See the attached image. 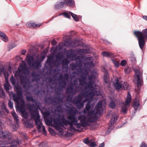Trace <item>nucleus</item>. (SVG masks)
I'll return each instance as SVG.
<instances>
[{
    "instance_id": "obj_1",
    "label": "nucleus",
    "mask_w": 147,
    "mask_h": 147,
    "mask_svg": "<svg viewBox=\"0 0 147 147\" xmlns=\"http://www.w3.org/2000/svg\"><path fill=\"white\" fill-rule=\"evenodd\" d=\"M85 72V76H81L78 79L80 85L83 86L85 84L84 90L80 94L74 101V103L76 106L80 109L84 107V103L87 100H92L95 95L98 96L102 94L99 86L94 84V81L91 75L88 76V80L86 82V76L88 75V72L87 71Z\"/></svg>"
},
{
    "instance_id": "obj_2",
    "label": "nucleus",
    "mask_w": 147,
    "mask_h": 147,
    "mask_svg": "<svg viewBox=\"0 0 147 147\" xmlns=\"http://www.w3.org/2000/svg\"><path fill=\"white\" fill-rule=\"evenodd\" d=\"M88 100L89 101L88 102L85 107V108L83 110L80 112V115H84L86 117H87L90 115V113L92 112H93L92 113L93 117H95L96 119H95V121L97 119L98 117H100L102 114L104 112L105 110V108L106 105V102L105 100H100L98 102L97 105L95 106L94 109L91 111H90L92 110L93 107L94 106H91L90 105V101L92 100Z\"/></svg>"
},
{
    "instance_id": "obj_3",
    "label": "nucleus",
    "mask_w": 147,
    "mask_h": 147,
    "mask_svg": "<svg viewBox=\"0 0 147 147\" xmlns=\"http://www.w3.org/2000/svg\"><path fill=\"white\" fill-rule=\"evenodd\" d=\"M2 129L0 127V136L2 138H7V141H0V147H16L22 143V140L17 139L12 141V136L10 133L6 131L3 132Z\"/></svg>"
},
{
    "instance_id": "obj_4",
    "label": "nucleus",
    "mask_w": 147,
    "mask_h": 147,
    "mask_svg": "<svg viewBox=\"0 0 147 147\" xmlns=\"http://www.w3.org/2000/svg\"><path fill=\"white\" fill-rule=\"evenodd\" d=\"M67 118L68 120H70V121L67 120L65 118L62 119V121L64 125H69V127L67 129L71 131H73L75 130V129L73 126V122L76 121V119L75 118V115L76 114L78 113V111L75 107H71L69 108L67 110Z\"/></svg>"
},
{
    "instance_id": "obj_5",
    "label": "nucleus",
    "mask_w": 147,
    "mask_h": 147,
    "mask_svg": "<svg viewBox=\"0 0 147 147\" xmlns=\"http://www.w3.org/2000/svg\"><path fill=\"white\" fill-rule=\"evenodd\" d=\"M29 74V69L27 67L24 61V65L21 64L18 70L15 72V76L19 77L20 84L22 85L24 88L25 87L26 84L28 82L27 76Z\"/></svg>"
},
{
    "instance_id": "obj_6",
    "label": "nucleus",
    "mask_w": 147,
    "mask_h": 147,
    "mask_svg": "<svg viewBox=\"0 0 147 147\" xmlns=\"http://www.w3.org/2000/svg\"><path fill=\"white\" fill-rule=\"evenodd\" d=\"M93 112L90 113V115L87 117H86L84 115H80L78 117V119L80 121V123H78L77 118L75 116V118L76 119V121L73 122V125H75L76 127L78 128H81V127H85L89 126L90 125L88 122H92L95 121L96 119L95 117H93L92 113Z\"/></svg>"
},
{
    "instance_id": "obj_7",
    "label": "nucleus",
    "mask_w": 147,
    "mask_h": 147,
    "mask_svg": "<svg viewBox=\"0 0 147 147\" xmlns=\"http://www.w3.org/2000/svg\"><path fill=\"white\" fill-rule=\"evenodd\" d=\"M9 94L10 96L12 95L13 100L18 104L17 108L21 112L22 115L25 117H27L28 113L25 110V105L22 97V95L14 94L13 92Z\"/></svg>"
},
{
    "instance_id": "obj_8",
    "label": "nucleus",
    "mask_w": 147,
    "mask_h": 147,
    "mask_svg": "<svg viewBox=\"0 0 147 147\" xmlns=\"http://www.w3.org/2000/svg\"><path fill=\"white\" fill-rule=\"evenodd\" d=\"M29 108L31 118H35V124L37 126L38 130L39 131H41L42 123L40 121V116L39 115L38 109H35L34 105L33 104L31 105Z\"/></svg>"
},
{
    "instance_id": "obj_9",
    "label": "nucleus",
    "mask_w": 147,
    "mask_h": 147,
    "mask_svg": "<svg viewBox=\"0 0 147 147\" xmlns=\"http://www.w3.org/2000/svg\"><path fill=\"white\" fill-rule=\"evenodd\" d=\"M113 85L118 91L127 90L129 87V85L127 83L123 81H119L118 78H116L114 81Z\"/></svg>"
},
{
    "instance_id": "obj_10",
    "label": "nucleus",
    "mask_w": 147,
    "mask_h": 147,
    "mask_svg": "<svg viewBox=\"0 0 147 147\" xmlns=\"http://www.w3.org/2000/svg\"><path fill=\"white\" fill-rule=\"evenodd\" d=\"M135 74L134 77H136L137 81V86L138 89H139V87H141L143 84V82L142 79V71H139V70L137 69H134Z\"/></svg>"
},
{
    "instance_id": "obj_11",
    "label": "nucleus",
    "mask_w": 147,
    "mask_h": 147,
    "mask_svg": "<svg viewBox=\"0 0 147 147\" xmlns=\"http://www.w3.org/2000/svg\"><path fill=\"white\" fill-rule=\"evenodd\" d=\"M131 95L129 94V92H128L126 99L125 102V103L123 104V105L122 108V111L123 113H126L127 112V108L129 106V103L131 102Z\"/></svg>"
},
{
    "instance_id": "obj_12",
    "label": "nucleus",
    "mask_w": 147,
    "mask_h": 147,
    "mask_svg": "<svg viewBox=\"0 0 147 147\" xmlns=\"http://www.w3.org/2000/svg\"><path fill=\"white\" fill-rule=\"evenodd\" d=\"M86 60L87 61L84 63V67L87 69H90L94 67V64L93 63V57H88L86 58Z\"/></svg>"
},
{
    "instance_id": "obj_13",
    "label": "nucleus",
    "mask_w": 147,
    "mask_h": 147,
    "mask_svg": "<svg viewBox=\"0 0 147 147\" xmlns=\"http://www.w3.org/2000/svg\"><path fill=\"white\" fill-rule=\"evenodd\" d=\"M54 123V127L56 129H58L61 127H63V124L62 122L60 121L58 118H55L53 120Z\"/></svg>"
},
{
    "instance_id": "obj_14",
    "label": "nucleus",
    "mask_w": 147,
    "mask_h": 147,
    "mask_svg": "<svg viewBox=\"0 0 147 147\" xmlns=\"http://www.w3.org/2000/svg\"><path fill=\"white\" fill-rule=\"evenodd\" d=\"M77 89L71 86H68L67 89V92L69 94H75L77 92Z\"/></svg>"
},
{
    "instance_id": "obj_15",
    "label": "nucleus",
    "mask_w": 147,
    "mask_h": 147,
    "mask_svg": "<svg viewBox=\"0 0 147 147\" xmlns=\"http://www.w3.org/2000/svg\"><path fill=\"white\" fill-rule=\"evenodd\" d=\"M118 115L116 113H114L112 115V117L111 118L109 124V126H112V125L114 124L117 121Z\"/></svg>"
},
{
    "instance_id": "obj_16",
    "label": "nucleus",
    "mask_w": 147,
    "mask_h": 147,
    "mask_svg": "<svg viewBox=\"0 0 147 147\" xmlns=\"http://www.w3.org/2000/svg\"><path fill=\"white\" fill-rule=\"evenodd\" d=\"M28 113L27 117H25V118L26 119V120L25 121V122L24 123V125L27 128H31L33 126V123L31 121V119H30L29 120L27 119V118L28 117ZM23 117H24L22 115ZM25 118V117H24Z\"/></svg>"
},
{
    "instance_id": "obj_17",
    "label": "nucleus",
    "mask_w": 147,
    "mask_h": 147,
    "mask_svg": "<svg viewBox=\"0 0 147 147\" xmlns=\"http://www.w3.org/2000/svg\"><path fill=\"white\" fill-rule=\"evenodd\" d=\"M75 50L73 51L72 50H67V56L68 57H70L71 58H73L75 57L77 55V54H75Z\"/></svg>"
},
{
    "instance_id": "obj_18",
    "label": "nucleus",
    "mask_w": 147,
    "mask_h": 147,
    "mask_svg": "<svg viewBox=\"0 0 147 147\" xmlns=\"http://www.w3.org/2000/svg\"><path fill=\"white\" fill-rule=\"evenodd\" d=\"M26 60L30 66L31 65L32 63L33 62L34 60V57L32 55L30 54H28L26 57Z\"/></svg>"
},
{
    "instance_id": "obj_19",
    "label": "nucleus",
    "mask_w": 147,
    "mask_h": 147,
    "mask_svg": "<svg viewBox=\"0 0 147 147\" xmlns=\"http://www.w3.org/2000/svg\"><path fill=\"white\" fill-rule=\"evenodd\" d=\"M40 63L38 60L33 61L30 66L33 67L36 69H38L40 65Z\"/></svg>"
},
{
    "instance_id": "obj_20",
    "label": "nucleus",
    "mask_w": 147,
    "mask_h": 147,
    "mask_svg": "<svg viewBox=\"0 0 147 147\" xmlns=\"http://www.w3.org/2000/svg\"><path fill=\"white\" fill-rule=\"evenodd\" d=\"M41 25V24H36L32 22H28L27 24V26L30 28H34L36 27H39Z\"/></svg>"
},
{
    "instance_id": "obj_21",
    "label": "nucleus",
    "mask_w": 147,
    "mask_h": 147,
    "mask_svg": "<svg viewBox=\"0 0 147 147\" xmlns=\"http://www.w3.org/2000/svg\"><path fill=\"white\" fill-rule=\"evenodd\" d=\"M104 73L105 74L104 77V81L106 83H108L109 81V77L108 72L106 70H105Z\"/></svg>"
},
{
    "instance_id": "obj_22",
    "label": "nucleus",
    "mask_w": 147,
    "mask_h": 147,
    "mask_svg": "<svg viewBox=\"0 0 147 147\" xmlns=\"http://www.w3.org/2000/svg\"><path fill=\"white\" fill-rule=\"evenodd\" d=\"M64 5L72 7L74 5V1L73 0H65L63 2Z\"/></svg>"
},
{
    "instance_id": "obj_23",
    "label": "nucleus",
    "mask_w": 147,
    "mask_h": 147,
    "mask_svg": "<svg viewBox=\"0 0 147 147\" xmlns=\"http://www.w3.org/2000/svg\"><path fill=\"white\" fill-rule=\"evenodd\" d=\"M102 54L104 56L109 57L110 58H113L114 57V54L109 52L106 51L103 52L102 53Z\"/></svg>"
},
{
    "instance_id": "obj_24",
    "label": "nucleus",
    "mask_w": 147,
    "mask_h": 147,
    "mask_svg": "<svg viewBox=\"0 0 147 147\" xmlns=\"http://www.w3.org/2000/svg\"><path fill=\"white\" fill-rule=\"evenodd\" d=\"M0 37L2 38V39L4 41L6 42L8 41V38L5 33L0 32Z\"/></svg>"
},
{
    "instance_id": "obj_25",
    "label": "nucleus",
    "mask_w": 147,
    "mask_h": 147,
    "mask_svg": "<svg viewBox=\"0 0 147 147\" xmlns=\"http://www.w3.org/2000/svg\"><path fill=\"white\" fill-rule=\"evenodd\" d=\"M11 113L12 116L13 117L15 121H16V123L18 124L19 121L18 116L14 111L11 112Z\"/></svg>"
},
{
    "instance_id": "obj_26",
    "label": "nucleus",
    "mask_w": 147,
    "mask_h": 147,
    "mask_svg": "<svg viewBox=\"0 0 147 147\" xmlns=\"http://www.w3.org/2000/svg\"><path fill=\"white\" fill-rule=\"evenodd\" d=\"M45 121L46 124L47 125H50L52 124L53 121L51 117L50 118L45 117Z\"/></svg>"
},
{
    "instance_id": "obj_27",
    "label": "nucleus",
    "mask_w": 147,
    "mask_h": 147,
    "mask_svg": "<svg viewBox=\"0 0 147 147\" xmlns=\"http://www.w3.org/2000/svg\"><path fill=\"white\" fill-rule=\"evenodd\" d=\"M77 53L78 54H85L87 53V50L85 49H77L76 51Z\"/></svg>"
},
{
    "instance_id": "obj_28",
    "label": "nucleus",
    "mask_w": 147,
    "mask_h": 147,
    "mask_svg": "<svg viewBox=\"0 0 147 147\" xmlns=\"http://www.w3.org/2000/svg\"><path fill=\"white\" fill-rule=\"evenodd\" d=\"M53 60V57L51 56H49L48 57L47 62L48 63L49 65H52Z\"/></svg>"
},
{
    "instance_id": "obj_29",
    "label": "nucleus",
    "mask_w": 147,
    "mask_h": 147,
    "mask_svg": "<svg viewBox=\"0 0 147 147\" xmlns=\"http://www.w3.org/2000/svg\"><path fill=\"white\" fill-rule=\"evenodd\" d=\"M139 106L140 104L139 101L138 100L134 101L133 104V107L136 110H138Z\"/></svg>"
},
{
    "instance_id": "obj_30",
    "label": "nucleus",
    "mask_w": 147,
    "mask_h": 147,
    "mask_svg": "<svg viewBox=\"0 0 147 147\" xmlns=\"http://www.w3.org/2000/svg\"><path fill=\"white\" fill-rule=\"evenodd\" d=\"M76 40H74L73 41H71L70 43L68 45H66L67 42H65L64 43L65 45V46H67L71 47H77V45H76Z\"/></svg>"
},
{
    "instance_id": "obj_31",
    "label": "nucleus",
    "mask_w": 147,
    "mask_h": 147,
    "mask_svg": "<svg viewBox=\"0 0 147 147\" xmlns=\"http://www.w3.org/2000/svg\"><path fill=\"white\" fill-rule=\"evenodd\" d=\"M26 99L27 101H31L35 103V104L37 105V102L36 100V99H34L32 96H28L26 97Z\"/></svg>"
},
{
    "instance_id": "obj_32",
    "label": "nucleus",
    "mask_w": 147,
    "mask_h": 147,
    "mask_svg": "<svg viewBox=\"0 0 147 147\" xmlns=\"http://www.w3.org/2000/svg\"><path fill=\"white\" fill-rule=\"evenodd\" d=\"M64 5H65L63 2H59L55 5V8L57 9H59L63 8Z\"/></svg>"
},
{
    "instance_id": "obj_33",
    "label": "nucleus",
    "mask_w": 147,
    "mask_h": 147,
    "mask_svg": "<svg viewBox=\"0 0 147 147\" xmlns=\"http://www.w3.org/2000/svg\"><path fill=\"white\" fill-rule=\"evenodd\" d=\"M69 13L75 21L76 22H78L79 21V18L77 15L71 12H69Z\"/></svg>"
},
{
    "instance_id": "obj_34",
    "label": "nucleus",
    "mask_w": 147,
    "mask_h": 147,
    "mask_svg": "<svg viewBox=\"0 0 147 147\" xmlns=\"http://www.w3.org/2000/svg\"><path fill=\"white\" fill-rule=\"evenodd\" d=\"M22 88L20 87H17L16 88V93L20 95H22Z\"/></svg>"
},
{
    "instance_id": "obj_35",
    "label": "nucleus",
    "mask_w": 147,
    "mask_h": 147,
    "mask_svg": "<svg viewBox=\"0 0 147 147\" xmlns=\"http://www.w3.org/2000/svg\"><path fill=\"white\" fill-rule=\"evenodd\" d=\"M71 86L78 89V81L77 79H75L71 83Z\"/></svg>"
},
{
    "instance_id": "obj_36",
    "label": "nucleus",
    "mask_w": 147,
    "mask_h": 147,
    "mask_svg": "<svg viewBox=\"0 0 147 147\" xmlns=\"http://www.w3.org/2000/svg\"><path fill=\"white\" fill-rule=\"evenodd\" d=\"M32 76L34 78L32 79V81L37 82L38 80L37 77L38 76V75L36 74L34 72H33L32 74Z\"/></svg>"
},
{
    "instance_id": "obj_37",
    "label": "nucleus",
    "mask_w": 147,
    "mask_h": 147,
    "mask_svg": "<svg viewBox=\"0 0 147 147\" xmlns=\"http://www.w3.org/2000/svg\"><path fill=\"white\" fill-rule=\"evenodd\" d=\"M111 61L113 62L115 67H118L119 66V62L117 61L115 59H112Z\"/></svg>"
},
{
    "instance_id": "obj_38",
    "label": "nucleus",
    "mask_w": 147,
    "mask_h": 147,
    "mask_svg": "<svg viewBox=\"0 0 147 147\" xmlns=\"http://www.w3.org/2000/svg\"><path fill=\"white\" fill-rule=\"evenodd\" d=\"M4 87L7 92L9 90V84L8 83L4 84Z\"/></svg>"
},
{
    "instance_id": "obj_39",
    "label": "nucleus",
    "mask_w": 147,
    "mask_h": 147,
    "mask_svg": "<svg viewBox=\"0 0 147 147\" xmlns=\"http://www.w3.org/2000/svg\"><path fill=\"white\" fill-rule=\"evenodd\" d=\"M109 106L112 109H114L115 107V104L113 101L111 102Z\"/></svg>"
},
{
    "instance_id": "obj_40",
    "label": "nucleus",
    "mask_w": 147,
    "mask_h": 147,
    "mask_svg": "<svg viewBox=\"0 0 147 147\" xmlns=\"http://www.w3.org/2000/svg\"><path fill=\"white\" fill-rule=\"evenodd\" d=\"M69 63V61L66 59H63L62 61V64L65 65H67Z\"/></svg>"
},
{
    "instance_id": "obj_41",
    "label": "nucleus",
    "mask_w": 147,
    "mask_h": 147,
    "mask_svg": "<svg viewBox=\"0 0 147 147\" xmlns=\"http://www.w3.org/2000/svg\"><path fill=\"white\" fill-rule=\"evenodd\" d=\"M71 69L72 70H74L76 68L78 67V64L76 63H74L71 64Z\"/></svg>"
},
{
    "instance_id": "obj_42",
    "label": "nucleus",
    "mask_w": 147,
    "mask_h": 147,
    "mask_svg": "<svg viewBox=\"0 0 147 147\" xmlns=\"http://www.w3.org/2000/svg\"><path fill=\"white\" fill-rule=\"evenodd\" d=\"M0 96L3 98L5 97V93L2 89H0Z\"/></svg>"
},
{
    "instance_id": "obj_43",
    "label": "nucleus",
    "mask_w": 147,
    "mask_h": 147,
    "mask_svg": "<svg viewBox=\"0 0 147 147\" xmlns=\"http://www.w3.org/2000/svg\"><path fill=\"white\" fill-rule=\"evenodd\" d=\"M55 57L57 59L59 60L62 59L63 57V56L60 54L56 55Z\"/></svg>"
},
{
    "instance_id": "obj_44",
    "label": "nucleus",
    "mask_w": 147,
    "mask_h": 147,
    "mask_svg": "<svg viewBox=\"0 0 147 147\" xmlns=\"http://www.w3.org/2000/svg\"><path fill=\"white\" fill-rule=\"evenodd\" d=\"M3 75L5 78L6 79L8 78V74L7 73V70L4 68V71H3Z\"/></svg>"
},
{
    "instance_id": "obj_45",
    "label": "nucleus",
    "mask_w": 147,
    "mask_h": 147,
    "mask_svg": "<svg viewBox=\"0 0 147 147\" xmlns=\"http://www.w3.org/2000/svg\"><path fill=\"white\" fill-rule=\"evenodd\" d=\"M8 106L11 109L13 108V103L11 100H9L8 103Z\"/></svg>"
},
{
    "instance_id": "obj_46",
    "label": "nucleus",
    "mask_w": 147,
    "mask_h": 147,
    "mask_svg": "<svg viewBox=\"0 0 147 147\" xmlns=\"http://www.w3.org/2000/svg\"><path fill=\"white\" fill-rule=\"evenodd\" d=\"M70 14L69 12V13L66 12H64L63 14V15H64L66 18H67L69 19H70L71 18Z\"/></svg>"
},
{
    "instance_id": "obj_47",
    "label": "nucleus",
    "mask_w": 147,
    "mask_h": 147,
    "mask_svg": "<svg viewBox=\"0 0 147 147\" xmlns=\"http://www.w3.org/2000/svg\"><path fill=\"white\" fill-rule=\"evenodd\" d=\"M10 81L12 84L14 85L15 84V80L14 79L13 76V75L11 76L10 79Z\"/></svg>"
},
{
    "instance_id": "obj_48",
    "label": "nucleus",
    "mask_w": 147,
    "mask_h": 147,
    "mask_svg": "<svg viewBox=\"0 0 147 147\" xmlns=\"http://www.w3.org/2000/svg\"><path fill=\"white\" fill-rule=\"evenodd\" d=\"M131 60L132 63L134 64H135L136 62V58L134 57H132L131 58Z\"/></svg>"
},
{
    "instance_id": "obj_49",
    "label": "nucleus",
    "mask_w": 147,
    "mask_h": 147,
    "mask_svg": "<svg viewBox=\"0 0 147 147\" xmlns=\"http://www.w3.org/2000/svg\"><path fill=\"white\" fill-rule=\"evenodd\" d=\"M83 142L86 144H88L90 143V142L88 140V138L84 139L83 140Z\"/></svg>"
},
{
    "instance_id": "obj_50",
    "label": "nucleus",
    "mask_w": 147,
    "mask_h": 147,
    "mask_svg": "<svg viewBox=\"0 0 147 147\" xmlns=\"http://www.w3.org/2000/svg\"><path fill=\"white\" fill-rule=\"evenodd\" d=\"M63 127H60V128H59L58 129H56L57 130L59 131V133L61 134V135H63V130L62 129V128Z\"/></svg>"
},
{
    "instance_id": "obj_51",
    "label": "nucleus",
    "mask_w": 147,
    "mask_h": 147,
    "mask_svg": "<svg viewBox=\"0 0 147 147\" xmlns=\"http://www.w3.org/2000/svg\"><path fill=\"white\" fill-rule=\"evenodd\" d=\"M49 132L52 135H54L55 134V131L52 128H49Z\"/></svg>"
},
{
    "instance_id": "obj_52",
    "label": "nucleus",
    "mask_w": 147,
    "mask_h": 147,
    "mask_svg": "<svg viewBox=\"0 0 147 147\" xmlns=\"http://www.w3.org/2000/svg\"><path fill=\"white\" fill-rule=\"evenodd\" d=\"M6 108V106L3 103L1 105V109L0 110L4 111Z\"/></svg>"
},
{
    "instance_id": "obj_53",
    "label": "nucleus",
    "mask_w": 147,
    "mask_h": 147,
    "mask_svg": "<svg viewBox=\"0 0 147 147\" xmlns=\"http://www.w3.org/2000/svg\"><path fill=\"white\" fill-rule=\"evenodd\" d=\"M65 79L67 81L69 79V75L68 73H66L64 74Z\"/></svg>"
},
{
    "instance_id": "obj_54",
    "label": "nucleus",
    "mask_w": 147,
    "mask_h": 147,
    "mask_svg": "<svg viewBox=\"0 0 147 147\" xmlns=\"http://www.w3.org/2000/svg\"><path fill=\"white\" fill-rule=\"evenodd\" d=\"M126 64V62L125 60H122L121 62V65L122 66H125Z\"/></svg>"
},
{
    "instance_id": "obj_55",
    "label": "nucleus",
    "mask_w": 147,
    "mask_h": 147,
    "mask_svg": "<svg viewBox=\"0 0 147 147\" xmlns=\"http://www.w3.org/2000/svg\"><path fill=\"white\" fill-rule=\"evenodd\" d=\"M90 145L91 147H95L96 146V145L94 142L90 143Z\"/></svg>"
},
{
    "instance_id": "obj_56",
    "label": "nucleus",
    "mask_w": 147,
    "mask_h": 147,
    "mask_svg": "<svg viewBox=\"0 0 147 147\" xmlns=\"http://www.w3.org/2000/svg\"><path fill=\"white\" fill-rule=\"evenodd\" d=\"M96 70L95 69H94L92 70L91 72V75H92V76L95 75L96 74ZM92 78H93V76H92Z\"/></svg>"
},
{
    "instance_id": "obj_57",
    "label": "nucleus",
    "mask_w": 147,
    "mask_h": 147,
    "mask_svg": "<svg viewBox=\"0 0 147 147\" xmlns=\"http://www.w3.org/2000/svg\"><path fill=\"white\" fill-rule=\"evenodd\" d=\"M42 128L43 134L44 135H46L47 134V131L45 129V126H42Z\"/></svg>"
},
{
    "instance_id": "obj_58",
    "label": "nucleus",
    "mask_w": 147,
    "mask_h": 147,
    "mask_svg": "<svg viewBox=\"0 0 147 147\" xmlns=\"http://www.w3.org/2000/svg\"><path fill=\"white\" fill-rule=\"evenodd\" d=\"M43 53H41L40 54V59L41 60V59L42 60H43L45 58V56L43 54Z\"/></svg>"
},
{
    "instance_id": "obj_59",
    "label": "nucleus",
    "mask_w": 147,
    "mask_h": 147,
    "mask_svg": "<svg viewBox=\"0 0 147 147\" xmlns=\"http://www.w3.org/2000/svg\"><path fill=\"white\" fill-rule=\"evenodd\" d=\"M140 147H147V145L144 142H142Z\"/></svg>"
},
{
    "instance_id": "obj_60",
    "label": "nucleus",
    "mask_w": 147,
    "mask_h": 147,
    "mask_svg": "<svg viewBox=\"0 0 147 147\" xmlns=\"http://www.w3.org/2000/svg\"><path fill=\"white\" fill-rule=\"evenodd\" d=\"M50 115V113L49 112H46L44 114V115L45 117H45H47L49 116Z\"/></svg>"
},
{
    "instance_id": "obj_61",
    "label": "nucleus",
    "mask_w": 147,
    "mask_h": 147,
    "mask_svg": "<svg viewBox=\"0 0 147 147\" xmlns=\"http://www.w3.org/2000/svg\"><path fill=\"white\" fill-rule=\"evenodd\" d=\"M57 43V42L55 40H53L51 41V44L53 45H55Z\"/></svg>"
},
{
    "instance_id": "obj_62",
    "label": "nucleus",
    "mask_w": 147,
    "mask_h": 147,
    "mask_svg": "<svg viewBox=\"0 0 147 147\" xmlns=\"http://www.w3.org/2000/svg\"><path fill=\"white\" fill-rule=\"evenodd\" d=\"M59 80L62 81L63 78V76L62 74H60L59 75Z\"/></svg>"
},
{
    "instance_id": "obj_63",
    "label": "nucleus",
    "mask_w": 147,
    "mask_h": 147,
    "mask_svg": "<svg viewBox=\"0 0 147 147\" xmlns=\"http://www.w3.org/2000/svg\"><path fill=\"white\" fill-rule=\"evenodd\" d=\"M4 71V67H3L0 69V76L1 75V73L3 72V71Z\"/></svg>"
},
{
    "instance_id": "obj_64",
    "label": "nucleus",
    "mask_w": 147,
    "mask_h": 147,
    "mask_svg": "<svg viewBox=\"0 0 147 147\" xmlns=\"http://www.w3.org/2000/svg\"><path fill=\"white\" fill-rule=\"evenodd\" d=\"M45 143L43 142H42L39 145V147H44V146H45Z\"/></svg>"
}]
</instances>
